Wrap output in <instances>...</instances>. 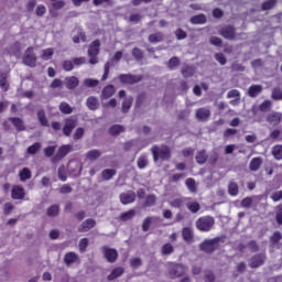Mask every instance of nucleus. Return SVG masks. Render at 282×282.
<instances>
[{"label":"nucleus","instance_id":"nucleus-1","mask_svg":"<svg viewBox=\"0 0 282 282\" xmlns=\"http://www.w3.org/2000/svg\"><path fill=\"white\" fill-rule=\"evenodd\" d=\"M154 162L159 160H169L171 158V150L166 145L158 147L154 145L151 149Z\"/></svg>","mask_w":282,"mask_h":282},{"label":"nucleus","instance_id":"nucleus-2","mask_svg":"<svg viewBox=\"0 0 282 282\" xmlns=\"http://www.w3.org/2000/svg\"><path fill=\"white\" fill-rule=\"evenodd\" d=\"M215 226V219L210 216H205L199 218L196 221V227L202 231V232H208Z\"/></svg>","mask_w":282,"mask_h":282},{"label":"nucleus","instance_id":"nucleus-3","mask_svg":"<svg viewBox=\"0 0 282 282\" xmlns=\"http://www.w3.org/2000/svg\"><path fill=\"white\" fill-rule=\"evenodd\" d=\"M100 52V41L96 40L94 41L88 50V56H89V63L90 65H96V63H98V54Z\"/></svg>","mask_w":282,"mask_h":282},{"label":"nucleus","instance_id":"nucleus-4","mask_svg":"<svg viewBox=\"0 0 282 282\" xmlns=\"http://www.w3.org/2000/svg\"><path fill=\"white\" fill-rule=\"evenodd\" d=\"M199 248L203 250V252H215V250L219 248V238L205 240L203 243H200Z\"/></svg>","mask_w":282,"mask_h":282},{"label":"nucleus","instance_id":"nucleus-5","mask_svg":"<svg viewBox=\"0 0 282 282\" xmlns=\"http://www.w3.org/2000/svg\"><path fill=\"white\" fill-rule=\"evenodd\" d=\"M184 272H186V267H184L183 264L171 263L169 267V275L171 276V279H177L182 276Z\"/></svg>","mask_w":282,"mask_h":282},{"label":"nucleus","instance_id":"nucleus-6","mask_svg":"<svg viewBox=\"0 0 282 282\" xmlns=\"http://www.w3.org/2000/svg\"><path fill=\"white\" fill-rule=\"evenodd\" d=\"M23 63L24 65H28L29 67H34L36 65V55L34 54V48L29 47L23 56Z\"/></svg>","mask_w":282,"mask_h":282},{"label":"nucleus","instance_id":"nucleus-7","mask_svg":"<svg viewBox=\"0 0 282 282\" xmlns=\"http://www.w3.org/2000/svg\"><path fill=\"white\" fill-rule=\"evenodd\" d=\"M68 171L72 177H78V175H80V171H83V164L78 161H70L68 163Z\"/></svg>","mask_w":282,"mask_h":282},{"label":"nucleus","instance_id":"nucleus-8","mask_svg":"<svg viewBox=\"0 0 282 282\" xmlns=\"http://www.w3.org/2000/svg\"><path fill=\"white\" fill-rule=\"evenodd\" d=\"M64 263L66 265H74L80 263V257L76 252H68L64 256Z\"/></svg>","mask_w":282,"mask_h":282},{"label":"nucleus","instance_id":"nucleus-9","mask_svg":"<svg viewBox=\"0 0 282 282\" xmlns=\"http://www.w3.org/2000/svg\"><path fill=\"white\" fill-rule=\"evenodd\" d=\"M102 252H104V257L107 259L109 263H113V261L118 259V251H116V249L104 247Z\"/></svg>","mask_w":282,"mask_h":282},{"label":"nucleus","instance_id":"nucleus-10","mask_svg":"<svg viewBox=\"0 0 282 282\" xmlns=\"http://www.w3.org/2000/svg\"><path fill=\"white\" fill-rule=\"evenodd\" d=\"M147 142L142 141V140H133V141H129L126 144V149H132L133 151H142V149H144V147H147Z\"/></svg>","mask_w":282,"mask_h":282},{"label":"nucleus","instance_id":"nucleus-11","mask_svg":"<svg viewBox=\"0 0 282 282\" xmlns=\"http://www.w3.org/2000/svg\"><path fill=\"white\" fill-rule=\"evenodd\" d=\"M121 83H124L126 85H135V83H140L142 80V76L137 75H121L120 76Z\"/></svg>","mask_w":282,"mask_h":282},{"label":"nucleus","instance_id":"nucleus-12","mask_svg":"<svg viewBox=\"0 0 282 282\" xmlns=\"http://www.w3.org/2000/svg\"><path fill=\"white\" fill-rule=\"evenodd\" d=\"M72 151V145H62L57 152V154L53 158V162H58L63 160L67 153Z\"/></svg>","mask_w":282,"mask_h":282},{"label":"nucleus","instance_id":"nucleus-13","mask_svg":"<svg viewBox=\"0 0 282 282\" xmlns=\"http://www.w3.org/2000/svg\"><path fill=\"white\" fill-rule=\"evenodd\" d=\"M116 94V87L113 85H108L104 87L100 99L101 100H108V98H111Z\"/></svg>","mask_w":282,"mask_h":282},{"label":"nucleus","instance_id":"nucleus-14","mask_svg":"<svg viewBox=\"0 0 282 282\" xmlns=\"http://www.w3.org/2000/svg\"><path fill=\"white\" fill-rule=\"evenodd\" d=\"M95 226H96V220H94L93 218H89L79 225L78 231L89 232V230H91V228H94Z\"/></svg>","mask_w":282,"mask_h":282},{"label":"nucleus","instance_id":"nucleus-15","mask_svg":"<svg viewBox=\"0 0 282 282\" xmlns=\"http://www.w3.org/2000/svg\"><path fill=\"white\" fill-rule=\"evenodd\" d=\"M11 195L12 199H23L25 197V189H23V186L14 185Z\"/></svg>","mask_w":282,"mask_h":282},{"label":"nucleus","instance_id":"nucleus-16","mask_svg":"<svg viewBox=\"0 0 282 282\" xmlns=\"http://www.w3.org/2000/svg\"><path fill=\"white\" fill-rule=\"evenodd\" d=\"M120 202L121 204H133L135 202V193L128 192L120 195Z\"/></svg>","mask_w":282,"mask_h":282},{"label":"nucleus","instance_id":"nucleus-17","mask_svg":"<svg viewBox=\"0 0 282 282\" xmlns=\"http://www.w3.org/2000/svg\"><path fill=\"white\" fill-rule=\"evenodd\" d=\"M196 118L197 120H208L210 118V109L208 108H199L196 110Z\"/></svg>","mask_w":282,"mask_h":282},{"label":"nucleus","instance_id":"nucleus-18","mask_svg":"<svg viewBox=\"0 0 282 282\" xmlns=\"http://www.w3.org/2000/svg\"><path fill=\"white\" fill-rule=\"evenodd\" d=\"M76 128V120L68 119L63 128L64 135H70L72 131Z\"/></svg>","mask_w":282,"mask_h":282},{"label":"nucleus","instance_id":"nucleus-19","mask_svg":"<svg viewBox=\"0 0 282 282\" xmlns=\"http://www.w3.org/2000/svg\"><path fill=\"white\" fill-rule=\"evenodd\" d=\"M132 105H133V97H131V96L126 97L121 105V111L123 113H128V111H129V109H131Z\"/></svg>","mask_w":282,"mask_h":282},{"label":"nucleus","instance_id":"nucleus-20","mask_svg":"<svg viewBox=\"0 0 282 282\" xmlns=\"http://www.w3.org/2000/svg\"><path fill=\"white\" fill-rule=\"evenodd\" d=\"M220 34L221 36H224V39L232 41V39H235V29H232L231 26H226L220 31Z\"/></svg>","mask_w":282,"mask_h":282},{"label":"nucleus","instance_id":"nucleus-21","mask_svg":"<svg viewBox=\"0 0 282 282\" xmlns=\"http://www.w3.org/2000/svg\"><path fill=\"white\" fill-rule=\"evenodd\" d=\"M122 274H124V269H122L120 267L116 268L108 275V281H116V279H119V276H122Z\"/></svg>","mask_w":282,"mask_h":282},{"label":"nucleus","instance_id":"nucleus-22","mask_svg":"<svg viewBox=\"0 0 282 282\" xmlns=\"http://www.w3.org/2000/svg\"><path fill=\"white\" fill-rule=\"evenodd\" d=\"M67 89H76L79 80L75 76L66 77L65 78Z\"/></svg>","mask_w":282,"mask_h":282},{"label":"nucleus","instance_id":"nucleus-23","mask_svg":"<svg viewBox=\"0 0 282 282\" xmlns=\"http://www.w3.org/2000/svg\"><path fill=\"white\" fill-rule=\"evenodd\" d=\"M263 261H265V257L263 254L256 256L250 260L251 268H259V265H263Z\"/></svg>","mask_w":282,"mask_h":282},{"label":"nucleus","instance_id":"nucleus-24","mask_svg":"<svg viewBox=\"0 0 282 282\" xmlns=\"http://www.w3.org/2000/svg\"><path fill=\"white\" fill-rule=\"evenodd\" d=\"M80 41L85 42V33H83V30L77 29L73 32V42L80 43Z\"/></svg>","mask_w":282,"mask_h":282},{"label":"nucleus","instance_id":"nucleus-25","mask_svg":"<svg viewBox=\"0 0 282 282\" xmlns=\"http://www.w3.org/2000/svg\"><path fill=\"white\" fill-rule=\"evenodd\" d=\"M193 229L185 227L183 228V239L184 241H186L187 243H192L193 242Z\"/></svg>","mask_w":282,"mask_h":282},{"label":"nucleus","instance_id":"nucleus-26","mask_svg":"<svg viewBox=\"0 0 282 282\" xmlns=\"http://www.w3.org/2000/svg\"><path fill=\"white\" fill-rule=\"evenodd\" d=\"M86 105L88 109H90L91 111H96V109H98V98L94 96L88 97Z\"/></svg>","mask_w":282,"mask_h":282},{"label":"nucleus","instance_id":"nucleus-27","mask_svg":"<svg viewBox=\"0 0 282 282\" xmlns=\"http://www.w3.org/2000/svg\"><path fill=\"white\" fill-rule=\"evenodd\" d=\"M263 91V87L261 85H253L249 88L248 94L251 98H256L259 94Z\"/></svg>","mask_w":282,"mask_h":282},{"label":"nucleus","instance_id":"nucleus-28","mask_svg":"<svg viewBox=\"0 0 282 282\" xmlns=\"http://www.w3.org/2000/svg\"><path fill=\"white\" fill-rule=\"evenodd\" d=\"M52 56H54V48H46L41 53L42 61H52Z\"/></svg>","mask_w":282,"mask_h":282},{"label":"nucleus","instance_id":"nucleus-29","mask_svg":"<svg viewBox=\"0 0 282 282\" xmlns=\"http://www.w3.org/2000/svg\"><path fill=\"white\" fill-rule=\"evenodd\" d=\"M261 164H263V160L261 158H254L250 162V169L251 171H259Z\"/></svg>","mask_w":282,"mask_h":282},{"label":"nucleus","instance_id":"nucleus-30","mask_svg":"<svg viewBox=\"0 0 282 282\" xmlns=\"http://www.w3.org/2000/svg\"><path fill=\"white\" fill-rule=\"evenodd\" d=\"M282 115L279 112H273L269 116L268 120L271 124H279L281 122Z\"/></svg>","mask_w":282,"mask_h":282},{"label":"nucleus","instance_id":"nucleus-31","mask_svg":"<svg viewBox=\"0 0 282 282\" xmlns=\"http://www.w3.org/2000/svg\"><path fill=\"white\" fill-rule=\"evenodd\" d=\"M191 22L194 23V25L204 24V23H206V15H204V14L194 15L191 19Z\"/></svg>","mask_w":282,"mask_h":282},{"label":"nucleus","instance_id":"nucleus-32","mask_svg":"<svg viewBox=\"0 0 282 282\" xmlns=\"http://www.w3.org/2000/svg\"><path fill=\"white\" fill-rule=\"evenodd\" d=\"M133 217H135V210H133V209H130L120 215L121 221H129V219H133Z\"/></svg>","mask_w":282,"mask_h":282},{"label":"nucleus","instance_id":"nucleus-33","mask_svg":"<svg viewBox=\"0 0 282 282\" xmlns=\"http://www.w3.org/2000/svg\"><path fill=\"white\" fill-rule=\"evenodd\" d=\"M8 75L6 73H0V87L2 91H8Z\"/></svg>","mask_w":282,"mask_h":282},{"label":"nucleus","instance_id":"nucleus-34","mask_svg":"<svg viewBox=\"0 0 282 282\" xmlns=\"http://www.w3.org/2000/svg\"><path fill=\"white\" fill-rule=\"evenodd\" d=\"M228 193L231 195V197H237L239 195V186L237 183H230L228 186Z\"/></svg>","mask_w":282,"mask_h":282},{"label":"nucleus","instance_id":"nucleus-35","mask_svg":"<svg viewBox=\"0 0 282 282\" xmlns=\"http://www.w3.org/2000/svg\"><path fill=\"white\" fill-rule=\"evenodd\" d=\"M113 175H116V170H104L101 173V177L102 180H105L106 182H109V180H111V177H113Z\"/></svg>","mask_w":282,"mask_h":282},{"label":"nucleus","instance_id":"nucleus-36","mask_svg":"<svg viewBox=\"0 0 282 282\" xmlns=\"http://www.w3.org/2000/svg\"><path fill=\"white\" fill-rule=\"evenodd\" d=\"M111 135H120V133H124V127L120 124H115L110 128Z\"/></svg>","mask_w":282,"mask_h":282},{"label":"nucleus","instance_id":"nucleus-37","mask_svg":"<svg viewBox=\"0 0 282 282\" xmlns=\"http://www.w3.org/2000/svg\"><path fill=\"white\" fill-rule=\"evenodd\" d=\"M101 153L98 150H90L87 152L86 158L87 160L94 161V160H98V158H100Z\"/></svg>","mask_w":282,"mask_h":282},{"label":"nucleus","instance_id":"nucleus-38","mask_svg":"<svg viewBox=\"0 0 282 282\" xmlns=\"http://www.w3.org/2000/svg\"><path fill=\"white\" fill-rule=\"evenodd\" d=\"M30 177H32V172H30V169L24 167L22 171H20L21 182H25V180H30Z\"/></svg>","mask_w":282,"mask_h":282},{"label":"nucleus","instance_id":"nucleus-39","mask_svg":"<svg viewBox=\"0 0 282 282\" xmlns=\"http://www.w3.org/2000/svg\"><path fill=\"white\" fill-rule=\"evenodd\" d=\"M37 119L42 127H47V117L45 116V111H37Z\"/></svg>","mask_w":282,"mask_h":282},{"label":"nucleus","instance_id":"nucleus-40","mask_svg":"<svg viewBox=\"0 0 282 282\" xmlns=\"http://www.w3.org/2000/svg\"><path fill=\"white\" fill-rule=\"evenodd\" d=\"M182 74L185 78H191V76H193V74H195V68H193V66H185L182 69Z\"/></svg>","mask_w":282,"mask_h":282},{"label":"nucleus","instance_id":"nucleus-41","mask_svg":"<svg viewBox=\"0 0 282 282\" xmlns=\"http://www.w3.org/2000/svg\"><path fill=\"white\" fill-rule=\"evenodd\" d=\"M102 107L106 109H116V107H118V100L116 98H111L109 101L102 102Z\"/></svg>","mask_w":282,"mask_h":282},{"label":"nucleus","instance_id":"nucleus-42","mask_svg":"<svg viewBox=\"0 0 282 282\" xmlns=\"http://www.w3.org/2000/svg\"><path fill=\"white\" fill-rule=\"evenodd\" d=\"M272 155L275 160H282V145H275L272 150Z\"/></svg>","mask_w":282,"mask_h":282},{"label":"nucleus","instance_id":"nucleus-43","mask_svg":"<svg viewBox=\"0 0 282 282\" xmlns=\"http://www.w3.org/2000/svg\"><path fill=\"white\" fill-rule=\"evenodd\" d=\"M148 164H149V159H147V156H140L137 161L138 169H147Z\"/></svg>","mask_w":282,"mask_h":282},{"label":"nucleus","instance_id":"nucleus-44","mask_svg":"<svg viewBox=\"0 0 282 282\" xmlns=\"http://www.w3.org/2000/svg\"><path fill=\"white\" fill-rule=\"evenodd\" d=\"M206 160H208V155L206 154V152L200 151V152L197 153L196 162L198 164H204V162H206Z\"/></svg>","mask_w":282,"mask_h":282},{"label":"nucleus","instance_id":"nucleus-45","mask_svg":"<svg viewBox=\"0 0 282 282\" xmlns=\"http://www.w3.org/2000/svg\"><path fill=\"white\" fill-rule=\"evenodd\" d=\"M11 121L13 122L15 129H18V131H23L25 129V126L23 124V121L19 118H13L11 119Z\"/></svg>","mask_w":282,"mask_h":282},{"label":"nucleus","instance_id":"nucleus-46","mask_svg":"<svg viewBox=\"0 0 282 282\" xmlns=\"http://www.w3.org/2000/svg\"><path fill=\"white\" fill-rule=\"evenodd\" d=\"M186 186L191 193H195L197 191V184L195 183V180L193 178H187L186 180Z\"/></svg>","mask_w":282,"mask_h":282},{"label":"nucleus","instance_id":"nucleus-47","mask_svg":"<svg viewBox=\"0 0 282 282\" xmlns=\"http://www.w3.org/2000/svg\"><path fill=\"white\" fill-rule=\"evenodd\" d=\"M98 79L95 78H86L84 79L85 87H98Z\"/></svg>","mask_w":282,"mask_h":282},{"label":"nucleus","instance_id":"nucleus-48","mask_svg":"<svg viewBox=\"0 0 282 282\" xmlns=\"http://www.w3.org/2000/svg\"><path fill=\"white\" fill-rule=\"evenodd\" d=\"M59 208L57 205H53L47 209V215L48 217H56L58 215Z\"/></svg>","mask_w":282,"mask_h":282},{"label":"nucleus","instance_id":"nucleus-49","mask_svg":"<svg viewBox=\"0 0 282 282\" xmlns=\"http://www.w3.org/2000/svg\"><path fill=\"white\" fill-rule=\"evenodd\" d=\"M271 98L273 100H282V90L280 88H274L272 90Z\"/></svg>","mask_w":282,"mask_h":282},{"label":"nucleus","instance_id":"nucleus-50","mask_svg":"<svg viewBox=\"0 0 282 282\" xmlns=\"http://www.w3.org/2000/svg\"><path fill=\"white\" fill-rule=\"evenodd\" d=\"M187 208L191 213H197L199 210V203L197 202H189L187 203Z\"/></svg>","mask_w":282,"mask_h":282},{"label":"nucleus","instance_id":"nucleus-51","mask_svg":"<svg viewBox=\"0 0 282 282\" xmlns=\"http://www.w3.org/2000/svg\"><path fill=\"white\" fill-rule=\"evenodd\" d=\"M59 110L62 111V113H72V106H69V104L67 102H62L59 105Z\"/></svg>","mask_w":282,"mask_h":282},{"label":"nucleus","instance_id":"nucleus-52","mask_svg":"<svg viewBox=\"0 0 282 282\" xmlns=\"http://www.w3.org/2000/svg\"><path fill=\"white\" fill-rule=\"evenodd\" d=\"M178 65H180V59L177 57H172L167 63L169 69H175V67H177Z\"/></svg>","mask_w":282,"mask_h":282},{"label":"nucleus","instance_id":"nucleus-53","mask_svg":"<svg viewBox=\"0 0 282 282\" xmlns=\"http://www.w3.org/2000/svg\"><path fill=\"white\" fill-rule=\"evenodd\" d=\"M63 69H65V72H72V69H74V61H69V59L64 61Z\"/></svg>","mask_w":282,"mask_h":282},{"label":"nucleus","instance_id":"nucleus-54","mask_svg":"<svg viewBox=\"0 0 282 282\" xmlns=\"http://www.w3.org/2000/svg\"><path fill=\"white\" fill-rule=\"evenodd\" d=\"M169 204L173 208H180V207H182V204H184V200L182 198H175L173 200H170Z\"/></svg>","mask_w":282,"mask_h":282},{"label":"nucleus","instance_id":"nucleus-55","mask_svg":"<svg viewBox=\"0 0 282 282\" xmlns=\"http://www.w3.org/2000/svg\"><path fill=\"white\" fill-rule=\"evenodd\" d=\"M163 36L161 33L152 34L149 36L150 43H160L162 41Z\"/></svg>","mask_w":282,"mask_h":282},{"label":"nucleus","instance_id":"nucleus-56","mask_svg":"<svg viewBox=\"0 0 282 282\" xmlns=\"http://www.w3.org/2000/svg\"><path fill=\"white\" fill-rule=\"evenodd\" d=\"M85 63H87V58H85V57H74L73 58V64L76 67H80V65H85Z\"/></svg>","mask_w":282,"mask_h":282},{"label":"nucleus","instance_id":"nucleus-57","mask_svg":"<svg viewBox=\"0 0 282 282\" xmlns=\"http://www.w3.org/2000/svg\"><path fill=\"white\" fill-rule=\"evenodd\" d=\"M272 107V101L270 100H264L261 105H260V111H270V108Z\"/></svg>","mask_w":282,"mask_h":282},{"label":"nucleus","instance_id":"nucleus-58","mask_svg":"<svg viewBox=\"0 0 282 282\" xmlns=\"http://www.w3.org/2000/svg\"><path fill=\"white\" fill-rule=\"evenodd\" d=\"M88 246H89V240L87 238H83L79 241V250H80V252H85V250H87Z\"/></svg>","mask_w":282,"mask_h":282},{"label":"nucleus","instance_id":"nucleus-59","mask_svg":"<svg viewBox=\"0 0 282 282\" xmlns=\"http://www.w3.org/2000/svg\"><path fill=\"white\" fill-rule=\"evenodd\" d=\"M173 252V245L171 243H165L163 247H162V254H172Z\"/></svg>","mask_w":282,"mask_h":282},{"label":"nucleus","instance_id":"nucleus-60","mask_svg":"<svg viewBox=\"0 0 282 282\" xmlns=\"http://www.w3.org/2000/svg\"><path fill=\"white\" fill-rule=\"evenodd\" d=\"M155 202H156V198H155V195H149L145 199V206H155Z\"/></svg>","mask_w":282,"mask_h":282},{"label":"nucleus","instance_id":"nucleus-61","mask_svg":"<svg viewBox=\"0 0 282 282\" xmlns=\"http://www.w3.org/2000/svg\"><path fill=\"white\" fill-rule=\"evenodd\" d=\"M39 149H41V143H34L33 145L28 148V153H30L31 155H34V153H36Z\"/></svg>","mask_w":282,"mask_h":282},{"label":"nucleus","instance_id":"nucleus-62","mask_svg":"<svg viewBox=\"0 0 282 282\" xmlns=\"http://www.w3.org/2000/svg\"><path fill=\"white\" fill-rule=\"evenodd\" d=\"M58 177L62 182H67V175L65 174V166L58 169Z\"/></svg>","mask_w":282,"mask_h":282},{"label":"nucleus","instance_id":"nucleus-63","mask_svg":"<svg viewBox=\"0 0 282 282\" xmlns=\"http://www.w3.org/2000/svg\"><path fill=\"white\" fill-rule=\"evenodd\" d=\"M152 221H153V218H151V217H148L143 220L142 228H143L144 232H147V230H149Z\"/></svg>","mask_w":282,"mask_h":282},{"label":"nucleus","instance_id":"nucleus-64","mask_svg":"<svg viewBox=\"0 0 282 282\" xmlns=\"http://www.w3.org/2000/svg\"><path fill=\"white\" fill-rule=\"evenodd\" d=\"M275 219L278 224L281 226L282 225V205L278 206Z\"/></svg>","mask_w":282,"mask_h":282}]
</instances>
